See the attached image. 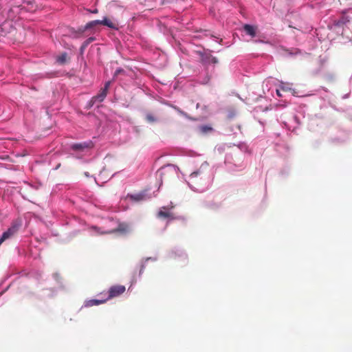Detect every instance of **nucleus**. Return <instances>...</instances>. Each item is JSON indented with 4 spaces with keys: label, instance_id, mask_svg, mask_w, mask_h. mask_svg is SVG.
<instances>
[{
    "label": "nucleus",
    "instance_id": "nucleus-20",
    "mask_svg": "<svg viewBox=\"0 0 352 352\" xmlns=\"http://www.w3.org/2000/svg\"><path fill=\"white\" fill-rule=\"evenodd\" d=\"M98 10L97 9H95L94 10L91 11L92 13H98Z\"/></svg>",
    "mask_w": 352,
    "mask_h": 352
},
{
    "label": "nucleus",
    "instance_id": "nucleus-1",
    "mask_svg": "<svg viewBox=\"0 0 352 352\" xmlns=\"http://www.w3.org/2000/svg\"><path fill=\"white\" fill-rule=\"evenodd\" d=\"M126 290L124 285H113L109 289V296L106 298L108 300L118 297L122 294Z\"/></svg>",
    "mask_w": 352,
    "mask_h": 352
},
{
    "label": "nucleus",
    "instance_id": "nucleus-18",
    "mask_svg": "<svg viewBox=\"0 0 352 352\" xmlns=\"http://www.w3.org/2000/svg\"><path fill=\"white\" fill-rule=\"evenodd\" d=\"M276 94H277V95H278V96H281V94H280V93L279 89H277V90H276Z\"/></svg>",
    "mask_w": 352,
    "mask_h": 352
},
{
    "label": "nucleus",
    "instance_id": "nucleus-12",
    "mask_svg": "<svg viewBox=\"0 0 352 352\" xmlns=\"http://www.w3.org/2000/svg\"><path fill=\"white\" fill-rule=\"evenodd\" d=\"M146 120L148 122H155L157 120L156 118H155V116L153 114H151V113L146 114Z\"/></svg>",
    "mask_w": 352,
    "mask_h": 352
},
{
    "label": "nucleus",
    "instance_id": "nucleus-15",
    "mask_svg": "<svg viewBox=\"0 0 352 352\" xmlns=\"http://www.w3.org/2000/svg\"><path fill=\"white\" fill-rule=\"evenodd\" d=\"M280 89H281L283 91H287V90L290 89L287 87V85H286V84H283V85L280 86Z\"/></svg>",
    "mask_w": 352,
    "mask_h": 352
},
{
    "label": "nucleus",
    "instance_id": "nucleus-4",
    "mask_svg": "<svg viewBox=\"0 0 352 352\" xmlns=\"http://www.w3.org/2000/svg\"><path fill=\"white\" fill-rule=\"evenodd\" d=\"M157 217L159 218L169 219L170 220H175L177 217L172 212L169 208L163 207L158 212Z\"/></svg>",
    "mask_w": 352,
    "mask_h": 352
},
{
    "label": "nucleus",
    "instance_id": "nucleus-7",
    "mask_svg": "<svg viewBox=\"0 0 352 352\" xmlns=\"http://www.w3.org/2000/svg\"><path fill=\"white\" fill-rule=\"evenodd\" d=\"M243 29L245 32L250 35L252 37H254L256 36V30L255 28L251 25L245 24L243 26Z\"/></svg>",
    "mask_w": 352,
    "mask_h": 352
},
{
    "label": "nucleus",
    "instance_id": "nucleus-3",
    "mask_svg": "<svg viewBox=\"0 0 352 352\" xmlns=\"http://www.w3.org/2000/svg\"><path fill=\"white\" fill-rule=\"evenodd\" d=\"M111 81L106 82L103 88H102L98 94L92 98V101L95 102H102L107 95L108 89L110 87Z\"/></svg>",
    "mask_w": 352,
    "mask_h": 352
},
{
    "label": "nucleus",
    "instance_id": "nucleus-14",
    "mask_svg": "<svg viewBox=\"0 0 352 352\" xmlns=\"http://www.w3.org/2000/svg\"><path fill=\"white\" fill-rule=\"evenodd\" d=\"M123 72H124V70L121 68L116 69V71L114 73V77L117 76L118 75H119L120 74L123 73Z\"/></svg>",
    "mask_w": 352,
    "mask_h": 352
},
{
    "label": "nucleus",
    "instance_id": "nucleus-8",
    "mask_svg": "<svg viewBox=\"0 0 352 352\" xmlns=\"http://www.w3.org/2000/svg\"><path fill=\"white\" fill-rule=\"evenodd\" d=\"M127 197L134 201H141L145 199V195L144 193L129 195Z\"/></svg>",
    "mask_w": 352,
    "mask_h": 352
},
{
    "label": "nucleus",
    "instance_id": "nucleus-2",
    "mask_svg": "<svg viewBox=\"0 0 352 352\" xmlns=\"http://www.w3.org/2000/svg\"><path fill=\"white\" fill-rule=\"evenodd\" d=\"M94 146V144L91 141L84 142L80 143H75L71 145V149L77 151V152H82L85 150H89L92 148Z\"/></svg>",
    "mask_w": 352,
    "mask_h": 352
},
{
    "label": "nucleus",
    "instance_id": "nucleus-13",
    "mask_svg": "<svg viewBox=\"0 0 352 352\" xmlns=\"http://www.w3.org/2000/svg\"><path fill=\"white\" fill-rule=\"evenodd\" d=\"M201 130L202 132L206 133L208 131H211L212 128L210 127V126H201Z\"/></svg>",
    "mask_w": 352,
    "mask_h": 352
},
{
    "label": "nucleus",
    "instance_id": "nucleus-19",
    "mask_svg": "<svg viewBox=\"0 0 352 352\" xmlns=\"http://www.w3.org/2000/svg\"><path fill=\"white\" fill-rule=\"evenodd\" d=\"M143 270H144V265H142V267H141L140 271V274L142 273Z\"/></svg>",
    "mask_w": 352,
    "mask_h": 352
},
{
    "label": "nucleus",
    "instance_id": "nucleus-5",
    "mask_svg": "<svg viewBox=\"0 0 352 352\" xmlns=\"http://www.w3.org/2000/svg\"><path fill=\"white\" fill-rule=\"evenodd\" d=\"M107 301V299H106V298L102 299V300H96V299L89 300L85 302V307H90L92 306L103 304Z\"/></svg>",
    "mask_w": 352,
    "mask_h": 352
},
{
    "label": "nucleus",
    "instance_id": "nucleus-17",
    "mask_svg": "<svg viewBox=\"0 0 352 352\" xmlns=\"http://www.w3.org/2000/svg\"><path fill=\"white\" fill-rule=\"evenodd\" d=\"M94 23L96 25H103L102 20H94Z\"/></svg>",
    "mask_w": 352,
    "mask_h": 352
},
{
    "label": "nucleus",
    "instance_id": "nucleus-21",
    "mask_svg": "<svg viewBox=\"0 0 352 352\" xmlns=\"http://www.w3.org/2000/svg\"><path fill=\"white\" fill-rule=\"evenodd\" d=\"M197 173H192L191 175H197Z\"/></svg>",
    "mask_w": 352,
    "mask_h": 352
},
{
    "label": "nucleus",
    "instance_id": "nucleus-16",
    "mask_svg": "<svg viewBox=\"0 0 352 352\" xmlns=\"http://www.w3.org/2000/svg\"><path fill=\"white\" fill-rule=\"evenodd\" d=\"M210 62L212 63H218V60L216 57H210Z\"/></svg>",
    "mask_w": 352,
    "mask_h": 352
},
{
    "label": "nucleus",
    "instance_id": "nucleus-11",
    "mask_svg": "<svg viewBox=\"0 0 352 352\" xmlns=\"http://www.w3.org/2000/svg\"><path fill=\"white\" fill-rule=\"evenodd\" d=\"M94 37H89L88 38L82 45L81 49H84L87 47L91 42L95 41Z\"/></svg>",
    "mask_w": 352,
    "mask_h": 352
},
{
    "label": "nucleus",
    "instance_id": "nucleus-9",
    "mask_svg": "<svg viewBox=\"0 0 352 352\" xmlns=\"http://www.w3.org/2000/svg\"><path fill=\"white\" fill-rule=\"evenodd\" d=\"M96 25L94 23V21H91L87 23L85 27L79 28L78 31L81 33L84 32L85 30L95 28Z\"/></svg>",
    "mask_w": 352,
    "mask_h": 352
},
{
    "label": "nucleus",
    "instance_id": "nucleus-6",
    "mask_svg": "<svg viewBox=\"0 0 352 352\" xmlns=\"http://www.w3.org/2000/svg\"><path fill=\"white\" fill-rule=\"evenodd\" d=\"M103 25L107 26L109 28L113 30H118V24L114 21H112L107 17H104L102 19Z\"/></svg>",
    "mask_w": 352,
    "mask_h": 352
},
{
    "label": "nucleus",
    "instance_id": "nucleus-10",
    "mask_svg": "<svg viewBox=\"0 0 352 352\" xmlns=\"http://www.w3.org/2000/svg\"><path fill=\"white\" fill-rule=\"evenodd\" d=\"M56 60L59 64H65L67 60V54L66 52L61 54L57 57Z\"/></svg>",
    "mask_w": 352,
    "mask_h": 352
}]
</instances>
